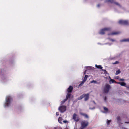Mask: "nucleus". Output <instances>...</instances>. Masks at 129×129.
Masks as SVG:
<instances>
[{"label": "nucleus", "instance_id": "nucleus-1", "mask_svg": "<svg viewBox=\"0 0 129 129\" xmlns=\"http://www.w3.org/2000/svg\"><path fill=\"white\" fill-rule=\"evenodd\" d=\"M12 100L13 99L11 96L7 97L6 99V102L4 105L5 106V107L8 106Z\"/></svg>", "mask_w": 129, "mask_h": 129}, {"label": "nucleus", "instance_id": "nucleus-2", "mask_svg": "<svg viewBox=\"0 0 129 129\" xmlns=\"http://www.w3.org/2000/svg\"><path fill=\"white\" fill-rule=\"evenodd\" d=\"M111 89L110 86L108 84H106L104 89V93L107 94L108 93L109 90Z\"/></svg>", "mask_w": 129, "mask_h": 129}, {"label": "nucleus", "instance_id": "nucleus-3", "mask_svg": "<svg viewBox=\"0 0 129 129\" xmlns=\"http://www.w3.org/2000/svg\"><path fill=\"white\" fill-rule=\"evenodd\" d=\"M81 125L82 127L85 128L88 125L89 123L87 121L83 120L81 122Z\"/></svg>", "mask_w": 129, "mask_h": 129}, {"label": "nucleus", "instance_id": "nucleus-4", "mask_svg": "<svg viewBox=\"0 0 129 129\" xmlns=\"http://www.w3.org/2000/svg\"><path fill=\"white\" fill-rule=\"evenodd\" d=\"M118 23L120 24L127 25H129V21L128 20H121L119 21Z\"/></svg>", "mask_w": 129, "mask_h": 129}, {"label": "nucleus", "instance_id": "nucleus-5", "mask_svg": "<svg viewBox=\"0 0 129 129\" xmlns=\"http://www.w3.org/2000/svg\"><path fill=\"white\" fill-rule=\"evenodd\" d=\"M66 107L64 105L60 106L58 108V110L61 113L64 112L66 110Z\"/></svg>", "mask_w": 129, "mask_h": 129}, {"label": "nucleus", "instance_id": "nucleus-6", "mask_svg": "<svg viewBox=\"0 0 129 129\" xmlns=\"http://www.w3.org/2000/svg\"><path fill=\"white\" fill-rule=\"evenodd\" d=\"M72 118L74 121L76 122L80 120V119L77 115L75 113L73 115Z\"/></svg>", "mask_w": 129, "mask_h": 129}, {"label": "nucleus", "instance_id": "nucleus-7", "mask_svg": "<svg viewBox=\"0 0 129 129\" xmlns=\"http://www.w3.org/2000/svg\"><path fill=\"white\" fill-rule=\"evenodd\" d=\"M110 28H104L101 30L99 33L100 34L104 35L105 33V31H108L110 30Z\"/></svg>", "mask_w": 129, "mask_h": 129}, {"label": "nucleus", "instance_id": "nucleus-8", "mask_svg": "<svg viewBox=\"0 0 129 129\" xmlns=\"http://www.w3.org/2000/svg\"><path fill=\"white\" fill-rule=\"evenodd\" d=\"M73 89V87L71 86H70L67 89L68 93H71Z\"/></svg>", "mask_w": 129, "mask_h": 129}, {"label": "nucleus", "instance_id": "nucleus-9", "mask_svg": "<svg viewBox=\"0 0 129 129\" xmlns=\"http://www.w3.org/2000/svg\"><path fill=\"white\" fill-rule=\"evenodd\" d=\"M84 94V95L85 96H84V97L85 98L84 101H87L88 99L89 98V94Z\"/></svg>", "mask_w": 129, "mask_h": 129}, {"label": "nucleus", "instance_id": "nucleus-10", "mask_svg": "<svg viewBox=\"0 0 129 129\" xmlns=\"http://www.w3.org/2000/svg\"><path fill=\"white\" fill-rule=\"evenodd\" d=\"M80 114L81 115L84 116L86 118H89V116L85 113H84L80 112Z\"/></svg>", "mask_w": 129, "mask_h": 129}, {"label": "nucleus", "instance_id": "nucleus-11", "mask_svg": "<svg viewBox=\"0 0 129 129\" xmlns=\"http://www.w3.org/2000/svg\"><path fill=\"white\" fill-rule=\"evenodd\" d=\"M120 41L121 42H129V38L126 39H124L120 40Z\"/></svg>", "mask_w": 129, "mask_h": 129}, {"label": "nucleus", "instance_id": "nucleus-12", "mask_svg": "<svg viewBox=\"0 0 129 129\" xmlns=\"http://www.w3.org/2000/svg\"><path fill=\"white\" fill-rule=\"evenodd\" d=\"M109 78L110 79L109 81L110 83L111 84L114 83H118V82H116L114 80L111 79L110 77H109Z\"/></svg>", "mask_w": 129, "mask_h": 129}, {"label": "nucleus", "instance_id": "nucleus-13", "mask_svg": "<svg viewBox=\"0 0 129 129\" xmlns=\"http://www.w3.org/2000/svg\"><path fill=\"white\" fill-rule=\"evenodd\" d=\"M116 83L120 85H121L122 86H125L126 85V83L124 82H118Z\"/></svg>", "mask_w": 129, "mask_h": 129}, {"label": "nucleus", "instance_id": "nucleus-14", "mask_svg": "<svg viewBox=\"0 0 129 129\" xmlns=\"http://www.w3.org/2000/svg\"><path fill=\"white\" fill-rule=\"evenodd\" d=\"M117 123H121V120L120 116H118L117 117Z\"/></svg>", "mask_w": 129, "mask_h": 129}, {"label": "nucleus", "instance_id": "nucleus-15", "mask_svg": "<svg viewBox=\"0 0 129 129\" xmlns=\"http://www.w3.org/2000/svg\"><path fill=\"white\" fill-rule=\"evenodd\" d=\"M71 95V94L69 93H67L66 98H65V100H67L68 99L70 98Z\"/></svg>", "mask_w": 129, "mask_h": 129}, {"label": "nucleus", "instance_id": "nucleus-16", "mask_svg": "<svg viewBox=\"0 0 129 129\" xmlns=\"http://www.w3.org/2000/svg\"><path fill=\"white\" fill-rule=\"evenodd\" d=\"M105 111L103 112V113H107L108 112L109 110L108 108L106 107H103Z\"/></svg>", "mask_w": 129, "mask_h": 129}, {"label": "nucleus", "instance_id": "nucleus-17", "mask_svg": "<svg viewBox=\"0 0 129 129\" xmlns=\"http://www.w3.org/2000/svg\"><path fill=\"white\" fill-rule=\"evenodd\" d=\"M119 33H120L119 32H114L110 33L108 34V35H115L119 34Z\"/></svg>", "mask_w": 129, "mask_h": 129}, {"label": "nucleus", "instance_id": "nucleus-18", "mask_svg": "<svg viewBox=\"0 0 129 129\" xmlns=\"http://www.w3.org/2000/svg\"><path fill=\"white\" fill-rule=\"evenodd\" d=\"M115 0H106L105 2V3H106L107 2H110L111 3H114V2H114V1Z\"/></svg>", "mask_w": 129, "mask_h": 129}, {"label": "nucleus", "instance_id": "nucleus-19", "mask_svg": "<svg viewBox=\"0 0 129 129\" xmlns=\"http://www.w3.org/2000/svg\"><path fill=\"white\" fill-rule=\"evenodd\" d=\"M86 80L84 79H83L82 82L79 84V86H82L84 83L86 81Z\"/></svg>", "mask_w": 129, "mask_h": 129}, {"label": "nucleus", "instance_id": "nucleus-20", "mask_svg": "<svg viewBox=\"0 0 129 129\" xmlns=\"http://www.w3.org/2000/svg\"><path fill=\"white\" fill-rule=\"evenodd\" d=\"M95 67L97 68L98 69H101L102 70V69H102V67L101 66V65H97L96 64L95 65Z\"/></svg>", "mask_w": 129, "mask_h": 129}, {"label": "nucleus", "instance_id": "nucleus-21", "mask_svg": "<svg viewBox=\"0 0 129 129\" xmlns=\"http://www.w3.org/2000/svg\"><path fill=\"white\" fill-rule=\"evenodd\" d=\"M62 119L61 117H59L58 119V121L59 123L62 124L61 122L62 121Z\"/></svg>", "mask_w": 129, "mask_h": 129}, {"label": "nucleus", "instance_id": "nucleus-22", "mask_svg": "<svg viewBox=\"0 0 129 129\" xmlns=\"http://www.w3.org/2000/svg\"><path fill=\"white\" fill-rule=\"evenodd\" d=\"M114 4H115L116 5L118 6L119 7H121V5L118 2H114Z\"/></svg>", "mask_w": 129, "mask_h": 129}, {"label": "nucleus", "instance_id": "nucleus-23", "mask_svg": "<svg viewBox=\"0 0 129 129\" xmlns=\"http://www.w3.org/2000/svg\"><path fill=\"white\" fill-rule=\"evenodd\" d=\"M84 94H83L82 95H81L80 97H78V99L79 100H80L82 99L84 97Z\"/></svg>", "mask_w": 129, "mask_h": 129}, {"label": "nucleus", "instance_id": "nucleus-24", "mask_svg": "<svg viewBox=\"0 0 129 129\" xmlns=\"http://www.w3.org/2000/svg\"><path fill=\"white\" fill-rule=\"evenodd\" d=\"M121 72V71H120L119 69H118V70H117L116 71V72L115 73L116 75H117L118 74H119Z\"/></svg>", "mask_w": 129, "mask_h": 129}, {"label": "nucleus", "instance_id": "nucleus-25", "mask_svg": "<svg viewBox=\"0 0 129 129\" xmlns=\"http://www.w3.org/2000/svg\"><path fill=\"white\" fill-rule=\"evenodd\" d=\"M107 123L108 125H109L110 124V123L111 122V120H107Z\"/></svg>", "mask_w": 129, "mask_h": 129}, {"label": "nucleus", "instance_id": "nucleus-26", "mask_svg": "<svg viewBox=\"0 0 129 129\" xmlns=\"http://www.w3.org/2000/svg\"><path fill=\"white\" fill-rule=\"evenodd\" d=\"M91 83H94L98 84V82L95 80H92L90 82Z\"/></svg>", "mask_w": 129, "mask_h": 129}, {"label": "nucleus", "instance_id": "nucleus-27", "mask_svg": "<svg viewBox=\"0 0 129 129\" xmlns=\"http://www.w3.org/2000/svg\"><path fill=\"white\" fill-rule=\"evenodd\" d=\"M102 71H104V74H109L107 72V71L105 70H104L103 69H102Z\"/></svg>", "mask_w": 129, "mask_h": 129}, {"label": "nucleus", "instance_id": "nucleus-28", "mask_svg": "<svg viewBox=\"0 0 129 129\" xmlns=\"http://www.w3.org/2000/svg\"><path fill=\"white\" fill-rule=\"evenodd\" d=\"M67 100H66L65 99H64L61 102V104H64L65 102L67 101Z\"/></svg>", "mask_w": 129, "mask_h": 129}, {"label": "nucleus", "instance_id": "nucleus-29", "mask_svg": "<svg viewBox=\"0 0 129 129\" xmlns=\"http://www.w3.org/2000/svg\"><path fill=\"white\" fill-rule=\"evenodd\" d=\"M86 69L88 70H90L91 69V66H87L86 67Z\"/></svg>", "mask_w": 129, "mask_h": 129}, {"label": "nucleus", "instance_id": "nucleus-30", "mask_svg": "<svg viewBox=\"0 0 129 129\" xmlns=\"http://www.w3.org/2000/svg\"><path fill=\"white\" fill-rule=\"evenodd\" d=\"M88 77V76L87 75H85V76L84 79L87 80Z\"/></svg>", "mask_w": 129, "mask_h": 129}, {"label": "nucleus", "instance_id": "nucleus-31", "mask_svg": "<svg viewBox=\"0 0 129 129\" xmlns=\"http://www.w3.org/2000/svg\"><path fill=\"white\" fill-rule=\"evenodd\" d=\"M95 107H94L93 108H91V107L89 108V109H91V110H93V109H95Z\"/></svg>", "mask_w": 129, "mask_h": 129}, {"label": "nucleus", "instance_id": "nucleus-32", "mask_svg": "<svg viewBox=\"0 0 129 129\" xmlns=\"http://www.w3.org/2000/svg\"><path fill=\"white\" fill-rule=\"evenodd\" d=\"M119 80L120 81H124V79H120Z\"/></svg>", "mask_w": 129, "mask_h": 129}, {"label": "nucleus", "instance_id": "nucleus-33", "mask_svg": "<svg viewBox=\"0 0 129 129\" xmlns=\"http://www.w3.org/2000/svg\"><path fill=\"white\" fill-rule=\"evenodd\" d=\"M119 63V62L118 61H116L113 64H117Z\"/></svg>", "mask_w": 129, "mask_h": 129}, {"label": "nucleus", "instance_id": "nucleus-34", "mask_svg": "<svg viewBox=\"0 0 129 129\" xmlns=\"http://www.w3.org/2000/svg\"><path fill=\"white\" fill-rule=\"evenodd\" d=\"M104 100L105 102L107 101V98L106 97H104Z\"/></svg>", "mask_w": 129, "mask_h": 129}, {"label": "nucleus", "instance_id": "nucleus-35", "mask_svg": "<svg viewBox=\"0 0 129 129\" xmlns=\"http://www.w3.org/2000/svg\"><path fill=\"white\" fill-rule=\"evenodd\" d=\"M63 122L64 123H67L68 122L66 120H64L63 121Z\"/></svg>", "mask_w": 129, "mask_h": 129}, {"label": "nucleus", "instance_id": "nucleus-36", "mask_svg": "<svg viewBox=\"0 0 129 129\" xmlns=\"http://www.w3.org/2000/svg\"><path fill=\"white\" fill-rule=\"evenodd\" d=\"M110 40L112 42H114L115 41V40L114 39H110Z\"/></svg>", "mask_w": 129, "mask_h": 129}, {"label": "nucleus", "instance_id": "nucleus-37", "mask_svg": "<svg viewBox=\"0 0 129 129\" xmlns=\"http://www.w3.org/2000/svg\"><path fill=\"white\" fill-rule=\"evenodd\" d=\"M119 76H117L116 77V79H119Z\"/></svg>", "mask_w": 129, "mask_h": 129}, {"label": "nucleus", "instance_id": "nucleus-38", "mask_svg": "<svg viewBox=\"0 0 129 129\" xmlns=\"http://www.w3.org/2000/svg\"><path fill=\"white\" fill-rule=\"evenodd\" d=\"M91 69L90 70H93L94 68V67H91Z\"/></svg>", "mask_w": 129, "mask_h": 129}, {"label": "nucleus", "instance_id": "nucleus-39", "mask_svg": "<svg viewBox=\"0 0 129 129\" xmlns=\"http://www.w3.org/2000/svg\"><path fill=\"white\" fill-rule=\"evenodd\" d=\"M87 71V70H85L84 72V75H85L86 74V72Z\"/></svg>", "mask_w": 129, "mask_h": 129}, {"label": "nucleus", "instance_id": "nucleus-40", "mask_svg": "<svg viewBox=\"0 0 129 129\" xmlns=\"http://www.w3.org/2000/svg\"><path fill=\"white\" fill-rule=\"evenodd\" d=\"M125 87H126L128 89H129V86H126V85Z\"/></svg>", "mask_w": 129, "mask_h": 129}, {"label": "nucleus", "instance_id": "nucleus-41", "mask_svg": "<svg viewBox=\"0 0 129 129\" xmlns=\"http://www.w3.org/2000/svg\"><path fill=\"white\" fill-rule=\"evenodd\" d=\"M78 100V98H77V99H76L75 100V101L76 102L77 101V100Z\"/></svg>", "mask_w": 129, "mask_h": 129}, {"label": "nucleus", "instance_id": "nucleus-42", "mask_svg": "<svg viewBox=\"0 0 129 129\" xmlns=\"http://www.w3.org/2000/svg\"><path fill=\"white\" fill-rule=\"evenodd\" d=\"M97 7H100V5L99 4H98L97 5Z\"/></svg>", "mask_w": 129, "mask_h": 129}, {"label": "nucleus", "instance_id": "nucleus-43", "mask_svg": "<svg viewBox=\"0 0 129 129\" xmlns=\"http://www.w3.org/2000/svg\"><path fill=\"white\" fill-rule=\"evenodd\" d=\"M84 128H82V127H80L79 129H84Z\"/></svg>", "mask_w": 129, "mask_h": 129}, {"label": "nucleus", "instance_id": "nucleus-44", "mask_svg": "<svg viewBox=\"0 0 129 129\" xmlns=\"http://www.w3.org/2000/svg\"><path fill=\"white\" fill-rule=\"evenodd\" d=\"M125 123H128H128H129V122H125Z\"/></svg>", "mask_w": 129, "mask_h": 129}, {"label": "nucleus", "instance_id": "nucleus-45", "mask_svg": "<svg viewBox=\"0 0 129 129\" xmlns=\"http://www.w3.org/2000/svg\"><path fill=\"white\" fill-rule=\"evenodd\" d=\"M59 115V113L58 112H57V115Z\"/></svg>", "mask_w": 129, "mask_h": 129}, {"label": "nucleus", "instance_id": "nucleus-46", "mask_svg": "<svg viewBox=\"0 0 129 129\" xmlns=\"http://www.w3.org/2000/svg\"><path fill=\"white\" fill-rule=\"evenodd\" d=\"M93 102L94 103V104H96V103H95V102H94V101H93Z\"/></svg>", "mask_w": 129, "mask_h": 129}, {"label": "nucleus", "instance_id": "nucleus-47", "mask_svg": "<svg viewBox=\"0 0 129 129\" xmlns=\"http://www.w3.org/2000/svg\"><path fill=\"white\" fill-rule=\"evenodd\" d=\"M123 129H127V128H123Z\"/></svg>", "mask_w": 129, "mask_h": 129}, {"label": "nucleus", "instance_id": "nucleus-48", "mask_svg": "<svg viewBox=\"0 0 129 129\" xmlns=\"http://www.w3.org/2000/svg\"><path fill=\"white\" fill-rule=\"evenodd\" d=\"M105 44H108V43H106Z\"/></svg>", "mask_w": 129, "mask_h": 129}, {"label": "nucleus", "instance_id": "nucleus-49", "mask_svg": "<svg viewBox=\"0 0 129 129\" xmlns=\"http://www.w3.org/2000/svg\"><path fill=\"white\" fill-rule=\"evenodd\" d=\"M126 92H125V93H126Z\"/></svg>", "mask_w": 129, "mask_h": 129}, {"label": "nucleus", "instance_id": "nucleus-50", "mask_svg": "<svg viewBox=\"0 0 129 129\" xmlns=\"http://www.w3.org/2000/svg\"><path fill=\"white\" fill-rule=\"evenodd\" d=\"M126 92H125V93H126Z\"/></svg>", "mask_w": 129, "mask_h": 129}, {"label": "nucleus", "instance_id": "nucleus-51", "mask_svg": "<svg viewBox=\"0 0 129 129\" xmlns=\"http://www.w3.org/2000/svg\"><path fill=\"white\" fill-rule=\"evenodd\" d=\"M109 45H111V44H109Z\"/></svg>", "mask_w": 129, "mask_h": 129}]
</instances>
